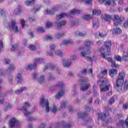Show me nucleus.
Here are the masks:
<instances>
[{
    "instance_id": "nucleus-59",
    "label": "nucleus",
    "mask_w": 128,
    "mask_h": 128,
    "mask_svg": "<svg viewBox=\"0 0 128 128\" xmlns=\"http://www.w3.org/2000/svg\"><path fill=\"white\" fill-rule=\"evenodd\" d=\"M12 108V104H8L6 105V108H5V110H8V108Z\"/></svg>"
},
{
    "instance_id": "nucleus-41",
    "label": "nucleus",
    "mask_w": 128,
    "mask_h": 128,
    "mask_svg": "<svg viewBox=\"0 0 128 128\" xmlns=\"http://www.w3.org/2000/svg\"><path fill=\"white\" fill-rule=\"evenodd\" d=\"M64 33H57L55 34V36L57 38H62V36H64Z\"/></svg>"
},
{
    "instance_id": "nucleus-61",
    "label": "nucleus",
    "mask_w": 128,
    "mask_h": 128,
    "mask_svg": "<svg viewBox=\"0 0 128 128\" xmlns=\"http://www.w3.org/2000/svg\"><path fill=\"white\" fill-rule=\"evenodd\" d=\"M29 48L31 50H36V46H34V45H30Z\"/></svg>"
},
{
    "instance_id": "nucleus-22",
    "label": "nucleus",
    "mask_w": 128,
    "mask_h": 128,
    "mask_svg": "<svg viewBox=\"0 0 128 128\" xmlns=\"http://www.w3.org/2000/svg\"><path fill=\"white\" fill-rule=\"evenodd\" d=\"M67 104L68 102L66 101L62 102H61L59 110H64V109L66 108Z\"/></svg>"
},
{
    "instance_id": "nucleus-38",
    "label": "nucleus",
    "mask_w": 128,
    "mask_h": 128,
    "mask_svg": "<svg viewBox=\"0 0 128 128\" xmlns=\"http://www.w3.org/2000/svg\"><path fill=\"white\" fill-rule=\"evenodd\" d=\"M34 2H36V0H32L31 1H26L24 2L26 6H30V4H34Z\"/></svg>"
},
{
    "instance_id": "nucleus-56",
    "label": "nucleus",
    "mask_w": 128,
    "mask_h": 128,
    "mask_svg": "<svg viewBox=\"0 0 128 128\" xmlns=\"http://www.w3.org/2000/svg\"><path fill=\"white\" fill-rule=\"evenodd\" d=\"M47 56H54V53L52 52V51L51 50H49L47 52L46 54Z\"/></svg>"
},
{
    "instance_id": "nucleus-4",
    "label": "nucleus",
    "mask_w": 128,
    "mask_h": 128,
    "mask_svg": "<svg viewBox=\"0 0 128 128\" xmlns=\"http://www.w3.org/2000/svg\"><path fill=\"white\" fill-rule=\"evenodd\" d=\"M104 46L106 47V48L101 47L99 50V52H106V56H110V46H112V41L108 40L105 42L104 43Z\"/></svg>"
},
{
    "instance_id": "nucleus-51",
    "label": "nucleus",
    "mask_w": 128,
    "mask_h": 128,
    "mask_svg": "<svg viewBox=\"0 0 128 128\" xmlns=\"http://www.w3.org/2000/svg\"><path fill=\"white\" fill-rule=\"evenodd\" d=\"M18 45L12 46L11 48V50H13V52H14V50H18Z\"/></svg>"
},
{
    "instance_id": "nucleus-39",
    "label": "nucleus",
    "mask_w": 128,
    "mask_h": 128,
    "mask_svg": "<svg viewBox=\"0 0 128 128\" xmlns=\"http://www.w3.org/2000/svg\"><path fill=\"white\" fill-rule=\"evenodd\" d=\"M124 126V120H120L118 124H116L117 126Z\"/></svg>"
},
{
    "instance_id": "nucleus-33",
    "label": "nucleus",
    "mask_w": 128,
    "mask_h": 128,
    "mask_svg": "<svg viewBox=\"0 0 128 128\" xmlns=\"http://www.w3.org/2000/svg\"><path fill=\"white\" fill-rule=\"evenodd\" d=\"M44 82V75L42 74L40 76L38 80V82L39 84H42Z\"/></svg>"
},
{
    "instance_id": "nucleus-19",
    "label": "nucleus",
    "mask_w": 128,
    "mask_h": 128,
    "mask_svg": "<svg viewBox=\"0 0 128 128\" xmlns=\"http://www.w3.org/2000/svg\"><path fill=\"white\" fill-rule=\"evenodd\" d=\"M109 74L111 78H114V76L118 74V70L117 69L112 68L109 70Z\"/></svg>"
},
{
    "instance_id": "nucleus-12",
    "label": "nucleus",
    "mask_w": 128,
    "mask_h": 128,
    "mask_svg": "<svg viewBox=\"0 0 128 128\" xmlns=\"http://www.w3.org/2000/svg\"><path fill=\"white\" fill-rule=\"evenodd\" d=\"M20 126V121L16 120V118H13L10 120L9 126L10 128H14V126Z\"/></svg>"
},
{
    "instance_id": "nucleus-32",
    "label": "nucleus",
    "mask_w": 128,
    "mask_h": 128,
    "mask_svg": "<svg viewBox=\"0 0 128 128\" xmlns=\"http://www.w3.org/2000/svg\"><path fill=\"white\" fill-rule=\"evenodd\" d=\"M26 87H22L21 88L20 90H15V94H22V92L26 90Z\"/></svg>"
},
{
    "instance_id": "nucleus-49",
    "label": "nucleus",
    "mask_w": 128,
    "mask_h": 128,
    "mask_svg": "<svg viewBox=\"0 0 128 128\" xmlns=\"http://www.w3.org/2000/svg\"><path fill=\"white\" fill-rule=\"evenodd\" d=\"M38 32H44V29L42 27H39L37 28Z\"/></svg>"
},
{
    "instance_id": "nucleus-63",
    "label": "nucleus",
    "mask_w": 128,
    "mask_h": 128,
    "mask_svg": "<svg viewBox=\"0 0 128 128\" xmlns=\"http://www.w3.org/2000/svg\"><path fill=\"white\" fill-rule=\"evenodd\" d=\"M125 124L126 126V127L128 128V115L127 116V117L125 120Z\"/></svg>"
},
{
    "instance_id": "nucleus-53",
    "label": "nucleus",
    "mask_w": 128,
    "mask_h": 128,
    "mask_svg": "<svg viewBox=\"0 0 128 128\" xmlns=\"http://www.w3.org/2000/svg\"><path fill=\"white\" fill-rule=\"evenodd\" d=\"M72 92L73 96H76V86H74L72 87Z\"/></svg>"
},
{
    "instance_id": "nucleus-16",
    "label": "nucleus",
    "mask_w": 128,
    "mask_h": 128,
    "mask_svg": "<svg viewBox=\"0 0 128 128\" xmlns=\"http://www.w3.org/2000/svg\"><path fill=\"white\" fill-rule=\"evenodd\" d=\"M10 28H12L16 32H18V26H16V20H12V22L10 26Z\"/></svg>"
},
{
    "instance_id": "nucleus-10",
    "label": "nucleus",
    "mask_w": 128,
    "mask_h": 128,
    "mask_svg": "<svg viewBox=\"0 0 128 128\" xmlns=\"http://www.w3.org/2000/svg\"><path fill=\"white\" fill-rule=\"evenodd\" d=\"M14 68H16L14 65L12 64H10L9 66L8 67V68L6 70L4 71V70L0 69V73L1 74H2V76H4L6 74H10L12 70H14Z\"/></svg>"
},
{
    "instance_id": "nucleus-29",
    "label": "nucleus",
    "mask_w": 128,
    "mask_h": 128,
    "mask_svg": "<svg viewBox=\"0 0 128 128\" xmlns=\"http://www.w3.org/2000/svg\"><path fill=\"white\" fill-rule=\"evenodd\" d=\"M101 14L100 10H96V9H94L92 10L93 16H100Z\"/></svg>"
},
{
    "instance_id": "nucleus-45",
    "label": "nucleus",
    "mask_w": 128,
    "mask_h": 128,
    "mask_svg": "<svg viewBox=\"0 0 128 128\" xmlns=\"http://www.w3.org/2000/svg\"><path fill=\"white\" fill-rule=\"evenodd\" d=\"M56 110H58V108L56 106H54L52 109H50V112H53L54 114L56 112Z\"/></svg>"
},
{
    "instance_id": "nucleus-2",
    "label": "nucleus",
    "mask_w": 128,
    "mask_h": 128,
    "mask_svg": "<svg viewBox=\"0 0 128 128\" xmlns=\"http://www.w3.org/2000/svg\"><path fill=\"white\" fill-rule=\"evenodd\" d=\"M90 44H92V42L87 40L84 42V48H79V50L80 52V55L82 58L91 54L90 50Z\"/></svg>"
},
{
    "instance_id": "nucleus-27",
    "label": "nucleus",
    "mask_w": 128,
    "mask_h": 128,
    "mask_svg": "<svg viewBox=\"0 0 128 128\" xmlns=\"http://www.w3.org/2000/svg\"><path fill=\"white\" fill-rule=\"evenodd\" d=\"M16 80L18 82H22L23 79L22 76L20 74H18L16 78Z\"/></svg>"
},
{
    "instance_id": "nucleus-60",
    "label": "nucleus",
    "mask_w": 128,
    "mask_h": 128,
    "mask_svg": "<svg viewBox=\"0 0 128 128\" xmlns=\"http://www.w3.org/2000/svg\"><path fill=\"white\" fill-rule=\"evenodd\" d=\"M46 40H52V37L50 35H48L46 37Z\"/></svg>"
},
{
    "instance_id": "nucleus-36",
    "label": "nucleus",
    "mask_w": 128,
    "mask_h": 128,
    "mask_svg": "<svg viewBox=\"0 0 128 128\" xmlns=\"http://www.w3.org/2000/svg\"><path fill=\"white\" fill-rule=\"evenodd\" d=\"M114 31L115 34H120L122 32V30L118 28H116V29H114Z\"/></svg>"
},
{
    "instance_id": "nucleus-13",
    "label": "nucleus",
    "mask_w": 128,
    "mask_h": 128,
    "mask_svg": "<svg viewBox=\"0 0 128 128\" xmlns=\"http://www.w3.org/2000/svg\"><path fill=\"white\" fill-rule=\"evenodd\" d=\"M30 104H28V102H25V105L23 106L22 108V110L23 112V114H24V116L27 117H28V116H30L31 114H32V112H30L26 110V108H30Z\"/></svg>"
},
{
    "instance_id": "nucleus-44",
    "label": "nucleus",
    "mask_w": 128,
    "mask_h": 128,
    "mask_svg": "<svg viewBox=\"0 0 128 128\" xmlns=\"http://www.w3.org/2000/svg\"><path fill=\"white\" fill-rule=\"evenodd\" d=\"M90 18H92V16L84 15L83 16V20H90Z\"/></svg>"
},
{
    "instance_id": "nucleus-3",
    "label": "nucleus",
    "mask_w": 128,
    "mask_h": 128,
    "mask_svg": "<svg viewBox=\"0 0 128 128\" xmlns=\"http://www.w3.org/2000/svg\"><path fill=\"white\" fill-rule=\"evenodd\" d=\"M64 86L66 84L64 83L62 81H60L58 82L57 85L54 86V88L59 87L60 90L58 92V94H56V98H60L62 96H63L64 94L66 92V89L64 88Z\"/></svg>"
},
{
    "instance_id": "nucleus-25",
    "label": "nucleus",
    "mask_w": 128,
    "mask_h": 128,
    "mask_svg": "<svg viewBox=\"0 0 128 128\" xmlns=\"http://www.w3.org/2000/svg\"><path fill=\"white\" fill-rule=\"evenodd\" d=\"M44 62V60L42 58H36L34 60V64H42Z\"/></svg>"
},
{
    "instance_id": "nucleus-52",
    "label": "nucleus",
    "mask_w": 128,
    "mask_h": 128,
    "mask_svg": "<svg viewBox=\"0 0 128 128\" xmlns=\"http://www.w3.org/2000/svg\"><path fill=\"white\" fill-rule=\"evenodd\" d=\"M40 10V6H36V8H34L32 10L34 12H36L38 10Z\"/></svg>"
},
{
    "instance_id": "nucleus-58",
    "label": "nucleus",
    "mask_w": 128,
    "mask_h": 128,
    "mask_svg": "<svg viewBox=\"0 0 128 128\" xmlns=\"http://www.w3.org/2000/svg\"><path fill=\"white\" fill-rule=\"evenodd\" d=\"M50 48L51 50H52V51L54 50V48H56V45H54V44H51L50 45Z\"/></svg>"
},
{
    "instance_id": "nucleus-64",
    "label": "nucleus",
    "mask_w": 128,
    "mask_h": 128,
    "mask_svg": "<svg viewBox=\"0 0 128 128\" xmlns=\"http://www.w3.org/2000/svg\"><path fill=\"white\" fill-rule=\"evenodd\" d=\"M74 102L76 104H78L80 102V100H78V98H76L74 100Z\"/></svg>"
},
{
    "instance_id": "nucleus-54",
    "label": "nucleus",
    "mask_w": 128,
    "mask_h": 128,
    "mask_svg": "<svg viewBox=\"0 0 128 128\" xmlns=\"http://www.w3.org/2000/svg\"><path fill=\"white\" fill-rule=\"evenodd\" d=\"M115 118L117 119L121 118H122V114H117L115 116Z\"/></svg>"
},
{
    "instance_id": "nucleus-40",
    "label": "nucleus",
    "mask_w": 128,
    "mask_h": 128,
    "mask_svg": "<svg viewBox=\"0 0 128 128\" xmlns=\"http://www.w3.org/2000/svg\"><path fill=\"white\" fill-rule=\"evenodd\" d=\"M55 54L56 56H64V54H62V52L60 50H57L55 51Z\"/></svg>"
},
{
    "instance_id": "nucleus-8",
    "label": "nucleus",
    "mask_w": 128,
    "mask_h": 128,
    "mask_svg": "<svg viewBox=\"0 0 128 128\" xmlns=\"http://www.w3.org/2000/svg\"><path fill=\"white\" fill-rule=\"evenodd\" d=\"M40 104L42 108H44L46 112H50V106L48 103V100H46L44 98H41L40 99Z\"/></svg>"
},
{
    "instance_id": "nucleus-11",
    "label": "nucleus",
    "mask_w": 128,
    "mask_h": 128,
    "mask_svg": "<svg viewBox=\"0 0 128 128\" xmlns=\"http://www.w3.org/2000/svg\"><path fill=\"white\" fill-rule=\"evenodd\" d=\"M73 124H74L73 122L68 123L66 122H65L64 121H62L61 122L58 123L56 125V128H72V126Z\"/></svg>"
},
{
    "instance_id": "nucleus-34",
    "label": "nucleus",
    "mask_w": 128,
    "mask_h": 128,
    "mask_svg": "<svg viewBox=\"0 0 128 128\" xmlns=\"http://www.w3.org/2000/svg\"><path fill=\"white\" fill-rule=\"evenodd\" d=\"M86 116V113H82L81 112H79L78 113V118H84Z\"/></svg>"
},
{
    "instance_id": "nucleus-62",
    "label": "nucleus",
    "mask_w": 128,
    "mask_h": 128,
    "mask_svg": "<svg viewBox=\"0 0 128 128\" xmlns=\"http://www.w3.org/2000/svg\"><path fill=\"white\" fill-rule=\"evenodd\" d=\"M93 28H94V26H98V22H94V21H93V24H92Z\"/></svg>"
},
{
    "instance_id": "nucleus-17",
    "label": "nucleus",
    "mask_w": 128,
    "mask_h": 128,
    "mask_svg": "<svg viewBox=\"0 0 128 128\" xmlns=\"http://www.w3.org/2000/svg\"><path fill=\"white\" fill-rule=\"evenodd\" d=\"M74 44V41H72V40H64L60 44V46H70V44Z\"/></svg>"
},
{
    "instance_id": "nucleus-6",
    "label": "nucleus",
    "mask_w": 128,
    "mask_h": 128,
    "mask_svg": "<svg viewBox=\"0 0 128 128\" xmlns=\"http://www.w3.org/2000/svg\"><path fill=\"white\" fill-rule=\"evenodd\" d=\"M106 52L104 51V52H101V56L102 58H104V60H107L108 62H112L111 66L112 68H120V65L116 64V61L112 60V58H106Z\"/></svg>"
},
{
    "instance_id": "nucleus-1",
    "label": "nucleus",
    "mask_w": 128,
    "mask_h": 128,
    "mask_svg": "<svg viewBox=\"0 0 128 128\" xmlns=\"http://www.w3.org/2000/svg\"><path fill=\"white\" fill-rule=\"evenodd\" d=\"M126 73L124 71H122L118 74V78L116 79V84L114 86L117 92H120L122 90L124 86V78Z\"/></svg>"
},
{
    "instance_id": "nucleus-50",
    "label": "nucleus",
    "mask_w": 128,
    "mask_h": 128,
    "mask_svg": "<svg viewBox=\"0 0 128 128\" xmlns=\"http://www.w3.org/2000/svg\"><path fill=\"white\" fill-rule=\"evenodd\" d=\"M82 2H84L85 4H90L92 3V0H81Z\"/></svg>"
},
{
    "instance_id": "nucleus-18",
    "label": "nucleus",
    "mask_w": 128,
    "mask_h": 128,
    "mask_svg": "<svg viewBox=\"0 0 128 128\" xmlns=\"http://www.w3.org/2000/svg\"><path fill=\"white\" fill-rule=\"evenodd\" d=\"M55 24L57 26L58 28H62L64 26H66V20H62V21H56L55 22Z\"/></svg>"
},
{
    "instance_id": "nucleus-35",
    "label": "nucleus",
    "mask_w": 128,
    "mask_h": 128,
    "mask_svg": "<svg viewBox=\"0 0 128 128\" xmlns=\"http://www.w3.org/2000/svg\"><path fill=\"white\" fill-rule=\"evenodd\" d=\"M115 98H116V96H114L110 99L109 102H108V104L110 106H112V104L114 102V100H116Z\"/></svg>"
},
{
    "instance_id": "nucleus-21",
    "label": "nucleus",
    "mask_w": 128,
    "mask_h": 128,
    "mask_svg": "<svg viewBox=\"0 0 128 128\" xmlns=\"http://www.w3.org/2000/svg\"><path fill=\"white\" fill-rule=\"evenodd\" d=\"M2 80H0V104H2L4 102V94H2L0 90H2Z\"/></svg>"
},
{
    "instance_id": "nucleus-37",
    "label": "nucleus",
    "mask_w": 128,
    "mask_h": 128,
    "mask_svg": "<svg viewBox=\"0 0 128 128\" xmlns=\"http://www.w3.org/2000/svg\"><path fill=\"white\" fill-rule=\"evenodd\" d=\"M86 74V69H84L80 72L78 74V76H83L84 74Z\"/></svg>"
},
{
    "instance_id": "nucleus-31",
    "label": "nucleus",
    "mask_w": 128,
    "mask_h": 128,
    "mask_svg": "<svg viewBox=\"0 0 128 128\" xmlns=\"http://www.w3.org/2000/svg\"><path fill=\"white\" fill-rule=\"evenodd\" d=\"M36 68V63H34L32 64L28 65L26 68L28 70H32L33 68Z\"/></svg>"
},
{
    "instance_id": "nucleus-30",
    "label": "nucleus",
    "mask_w": 128,
    "mask_h": 128,
    "mask_svg": "<svg viewBox=\"0 0 128 128\" xmlns=\"http://www.w3.org/2000/svg\"><path fill=\"white\" fill-rule=\"evenodd\" d=\"M22 12V9L20 6H18L17 8L14 10V14H20Z\"/></svg>"
},
{
    "instance_id": "nucleus-48",
    "label": "nucleus",
    "mask_w": 128,
    "mask_h": 128,
    "mask_svg": "<svg viewBox=\"0 0 128 128\" xmlns=\"http://www.w3.org/2000/svg\"><path fill=\"white\" fill-rule=\"evenodd\" d=\"M114 58L117 62H122V58L119 56H116Z\"/></svg>"
},
{
    "instance_id": "nucleus-7",
    "label": "nucleus",
    "mask_w": 128,
    "mask_h": 128,
    "mask_svg": "<svg viewBox=\"0 0 128 128\" xmlns=\"http://www.w3.org/2000/svg\"><path fill=\"white\" fill-rule=\"evenodd\" d=\"M88 82V78H84L82 80H81L80 84V90H82L83 92H84L85 90H88L90 86V83H86L85 84V82Z\"/></svg>"
},
{
    "instance_id": "nucleus-43",
    "label": "nucleus",
    "mask_w": 128,
    "mask_h": 128,
    "mask_svg": "<svg viewBox=\"0 0 128 128\" xmlns=\"http://www.w3.org/2000/svg\"><path fill=\"white\" fill-rule=\"evenodd\" d=\"M124 90H128V80H126L124 82Z\"/></svg>"
},
{
    "instance_id": "nucleus-23",
    "label": "nucleus",
    "mask_w": 128,
    "mask_h": 128,
    "mask_svg": "<svg viewBox=\"0 0 128 128\" xmlns=\"http://www.w3.org/2000/svg\"><path fill=\"white\" fill-rule=\"evenodd\" d=\"M80 12H82V10L74 9L70 10V14H79Z\"/></svg>"
},
{
    "instance_id": "nucleus-28",
    "label": "nucleus",
    "mask_w": 128,
    "mask_h": 128,
    "mask_svg": "<svg viewBox=\"0 0 128 128\" xmlns=\"http://www.w3.org/2000/svg\"><path fill=\"white\" fill-rule=\"evenodd\" d=\"M48 80H49V82L52 81V80H56V78H54V76H52V73L49 72L48 74Z\"/></svg>"
},
{
    "instance_id": "nucleus-24",
    "label": "nucleus",
    "mask_w": 128,
    "mask_h": 128,
    "mask_svg": "<svg viewBox=\"0 0 128 128\" xmlns=\"http://www.w3.org/2000/svg\"><path fill=\"white\" fill-rule=\"evenodd\" d=\"M66 16H68V14L66 13H62L58 16H56V20H60V18H64Z\"/></svg>"
},
{
    "instance_id": "nucleus-42",
    "label": "nucleus",
    "mask_w": 128,
    "mask_h": 128,
    "mask_svg": "<svg viewBox=\"0 0 128 128\" xmlns=\"http://www.w3.org/2000/svg\"><path fill=\"white\" fill-rule=\"evenodd\" d=\"M124 54H123L122 60H124V62H128V55L126 54V52H124Z\"/></svg>"
},
{
    "instance_id": "nucleus-55",
    "label": "nucleus",
    "mask_w": 128,
    "mask_h": 128,
    "mask_svg": "<svg viewBox=\"0 0 128 128\" xmlns=\"http://www.w3.org/2000/svg\"><path fill=\"white\" fill-rule=\"evenodd\" d=\"M8 82L10 84H12V76H8Z\"/></svg>"
},
{
    "instance_id": "nucleus-20",
    "label": "nucleus",
    "mask_w": 128,
    "mask_h": 128,
    "mask_svg": "<svg viewBox=\"0 0 128 128\" xmlns=\"http://www.w3.org/2000/svg\"><path fill=\"white\" fill-rule=\"evenodd\" d=\"M106 114L104 113H98V120H106Z\"/></svg>"
},
{
    "instance_id": "nucleus-26",
    "label": "nucleus",
    "mask_w": 128,
    "mask_h": 128,
    "mask_svg": "<svg viewBox=\"0 0 128 128\" xmlns=\"http://www.w3.org/2000/svg\"><path fill=\"white\" fill-rule=\"evenodd\" d=\"M102 18H104V20H106V22H110V20H112V16L108 14H104Z\"/></svg>"
},
{
    "instance_id": "nucleus-14",
    "label": "nucleus",
    "mask_w": 128,
    "mask_h": 128,
    "mask_svg": "<svg viewBox=\"0 0 128 128\" xmlns=\"http://www.w3.org/2000/svg\"><path fill=\"white\" fill-rule=\"evenodd\" d=\"M60 8V6H56L52 10H46L44 12V14H54V13L56 12L58 10V9Z\"/></svg>"
},
{
    "instance_id": "nucleus-46",
    "label": "nucleus",
    "mask_w": 128,
    "mask_h": 128,
    "mask_svg": "<svg viewBox=\"0 0 128 128\" xmlns=\"http://www.w3.org/2000/svg\"><path fill=\"white\" fill-rule=\"evenodd\" d=\"M106 74H108V70H104L102 72V74H100V75H98V78H100V76H104Z\"/></svg>"
},
{
    "instance_id": "nucleus-15",
    "label": "nucleus",
    "mask_w": 128,
    "mask_h": 128,
    "mask_svg": "<svg viewBox=\"0 0 128 128\" xmlns=\"http://www.w3.org/2000/svg\"><path fill=\"white\" fill-rule=\"evenodd\" d=\"M62 65L64 68H70L72 64V61L64 59L62 62Z\"/></svg>"
},
{
    "instance_id": "nucleus-9",
    "label": "nucleus",
    "mask_w": 128,
    "mask_h": 128,
    "mask_svg": "<svg viewBox=\"0 0 128 128\" xmlns=\"http://www.w3.org/2000/svg\"><path fill=\"white\" fill-rule=\"evenodd\" d=\"M124 20V18L122 16H114V18H113V22L114 24V26H120L122 21Z\"/></svg>"
},
{
    "instance_id": "nucleus-5",
    "label": "nucleus",
    "mask_w": 128,
    "mask_h": 128,
    "mask_svg": "<svg viewBox=\"0 0 128 128\" xmlns=\"http://www.w3.org/2000/svg\"><path fill=\"white\" fill-rule=\"evenodd\" d=\"M98 84H99L100 86V92H108L110 90V85H106V81H104V80H98Z\"/></svg>"
},
{
    "instance_id": "nucleus-57",
    "label": "nucleus",
    "mask_w": 128,
    "mask_h": 128,
    "mask_svg": "<svg viewBox=\"0 0 128 128\" xmlns=\"http://www.w3.org/2000/svg\"><path fill=\"white\" fill-rule=\"evenodd\" d=\"M52 26V24L50 22H47L46 24V27L47 28H50Z\"/></svg>"
},
{
    "instance_id": "nucleus-47",
    "label": "nucleus",
    "mask_w": 128,
    "mask_h": 128,
    "mask_svg": "<svg viewBox=\"0 0 128 128\" xmlns=\"http://www.w3.org/2000/svg\"><path fill=\"white\" fill-rule=\"evenodd\" d=\"M104 4L105 6H110L112 4V2L110 0H105Z\"/></svg>"
}]
</instances>
